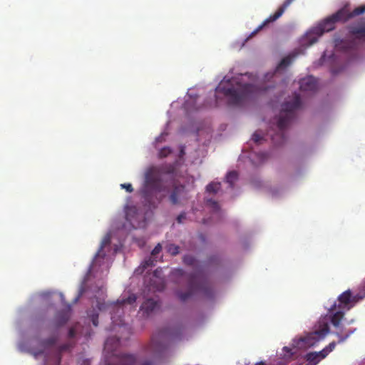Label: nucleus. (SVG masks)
<instances>
[{
	"mask_svg": "<svg viewBox=\"0 0 365 365\" xmlns=\"http://www.w3.org/2000/svg\"><path fill=\"white\" fill-rule=\"evenodd\" d=\"M354 322V319H353L348 322H344V314L342 312L331 313L329 316L322 317L319 319L318 329L308 333L299 339H294L293 340V346L297 349H305L315 346L329 334L330 331L329 323L334 329V335L338 337L337 343H343L356 331V328H346V327Z\"/></svg>",
	"mask_w": 365,
	"mask_h": 365,
	"instance_id": "nucleus-1",
	"label": "nucleus"
},
{
	"mask_svg": "<svg viewBox=\"0 0 365 365\" xmlns=\"http://www.w3.org/2000/svg\"><path fill=\"white\" fill-rule=\"evenodd\" d=\"M175 170V165L170 163L152 166L146 170L141 195L149 204L153 203L151 200L153 192H160L165 190L162 179L163 175H173Z\"/></svg>",
	"mask_w": 365,
	"mask_h": 365,
	"instance_id": "nucleus-2",
	"label": "nucleus"
},
{
	"mask_svg": "<svg viewBox=\"0 0 365 365\" xmlns=\"http://www.w3.org/2000/svg\"><path fill=\"white\" fill-rule=\"evenodd\" d=\"M172 277L180 282L181 279H186L188 290L185 292H178L177 295L180 301L185 302L195 292H201L206 297L211 298L214 295L212 286L207 281L198 282L197 273L187 274L182 269H175L172 272Z\"/></svg>",
	"mask_w": 365,
	"mask_h": 365,
	"instance_id": "nucleus-3",
	"label": "nucleus"
},
{
	"mask_svg": "<svg viewBox=\"0 0 365 365\" xmlns=\"http://www.w3.org/2000/svg\"><path fill=\"white\" fill-rule=\"evenodd\" d=\"M301 98L297 93H294L291 100L282 105L281 113L277 122L278 132L272 135V140L275 145H279L285 141L284 130L294 118L295 111L301 107Z\"/></svg>",
	"mask_w": 365,
	"mask_h": 365,
	"instance_id": "nucleus-4",
	"label": "nucleus"
},
{
	"mask_svg": "<svg viewBox=\"0 0 365 365\" xmlns=\"http://www.w3.org/2000/svg\"><path fill=\"white\" fill-rule=\"evenodd\" d=\"M216 92L228 97L230 105L239 106L246 100L257 96L259 93V89L251 83L238 85L237 87L233 86L226 87L220 83L217 87Z\"/></svg>",
	"mask_w": 365,
	"mask_h": 365,
	"instance_id": "nucleus-5",
	"label": "nucleus"
},
{
	"mask_svg": "<svg viewBox=\"0 0 365 365\" xmlns=\"http://www.w3.org/2000/svg\"><path fill=\"white\" fill-rule=\"evenodd\" d=\"M344 15V12L340 9L332 15L326 18L317 26L306 34L303 39V44L307 46H312L318 41L319 38L324 33L334 30L336 23L346 22Z\"/></svg>",
	"mask_w": 365,
	"mask_h": 365,
	"instance_id": "nucleus-6",
	"label": "nucleus"
},
{
	"mask_svg": "<svg viewBox=\"0 0 365 365\" xmlns=\"http://www.w3.org/2000/svg\"><path fill=\"white\" fill-rule=\"evenodd\" d=\"M120 344V337L111 336L108 337L104 344V351L108 354H110L112 359L110 361L106 359L105 365H133L135 362V357L132 354H115L117 348Z\"/></svg>",
	"mask_w": 365,
	"mask_h": 365,
	"instance_id": "nucleus-7",
	"label": "nucleus"
},
{
	"mask_svg": "<svg viewBox=\"0 0 365 365\" xmlns=\"http://www.w3.org/2000/svg\"><path fill=\"white\" fill-rule=\"evenodd\" d=\"M339 304L336 302L329 308L328 313L324 317H328L331 313L336 312H342L344 316L345 315V311H349L354 307L353 302V294L350 289L346 290L342 292L337 298Z\"/></svg>",
	"mask_w": 365,
	"mask_h": 365,
	"instance_id": "nucleus-8",
	"label": "nucleus"
},
{
	"mask_svg": "<svg viewBox=\"0 0 365 365\" xmlns=\"http://www.w3.org/2000/svg\"><path fill=\"white\" fill-rule=\"evenodd\" d=\"M336 343H329L320 351L309 352L304 356L307 361L306 365H317L322 359H325L336 347Z\"/></svg>",
	"mask_w": 365,
	"mask_h": 365,
	"instance_id": "nucleus-9",
	"label": "nucleus"
},
{
	"mask_svg": "<svg viewBox=\"0 0 365 365\" xmlns=\"http://www.w3.org/2000/svg\"><path fill=\"white\" fill-rule=\"evenodd\" d=\"M294 1V0H285L284 2L278 8L277 11L274 14L270 15L255 31H253L250 34V36H248L247 39L255 36L259 31H261L268 24L271 23V22H273V21H276L277 19H278L284 14L285 10L289 6V5Z\"/></svg>",
	"mask_w": 365,
	"mask_h": 365,
	"instance_id": "nucleus-10",
	"label": "nucleus"
},
{
	"mask_svg": "<svg viewBox=\"0 0 365 365\" xmlns=\"http://www.w3.org/2000/svg\"><path fill=\"white\" fill-rule=\"evenodd\" d=\"M187 190L183 185H175L170 194L169 199L172 205H176L180 204L182 200H187Z\"/></svg>",
	"mask_w": 365,
	"mask_h": 365,
	"instance_id": "nucleus-11",
	"label": "nucleus"
},
{
	"mask_svg": "<svg viewBox=\"0 0 365 365\" xmlns=\"http://www.w3.org/2000/svg\"><path fill=\"white\" fill-rule=\"evenodd\" d=\"M160 306L157 301L153 299H148L145 300L140 308V312L143 317L148 318L154 314Z\"/></svg>",
	"mask_w": 365,
	"mask_h": 365,
	"instance_id": "nucleus-12",
	"label": "nucleus"
},
{
	"mask_svg": "<svg viewBox=\"0 0 365 365\" xmlns=\"http://www.w3.org/2000/svg\"><path fill=\"white\" fill-rule=\"evenodd\" d=\"M110 243V236H106L103 238L101 243V246L99 250H98L91 266V269H94L96 266L101 265V260H103L106 256V254L103 252V248L106 246L109 245Z\"/></svg>",
	"mask_w": 365,
	"mask_h": 365,
	"instance_id": "nucleus-13",
	"label": "nucleus"
},
{
	"mask_svg": "<svg viewBox=\"0 0 365 365\" xmlns=\"http://www.w3.org/2000/svg\"><path fill=\"white\" fill-rule=\"evenodd\" d=\"M299 88L302 91L314 92L317 88V81L313 76H307L300 80Z\"/></svg>",
	"mask_w": 365,
	"mask_h": 365,
	"instance_id": "nucleus-14",
	"label": "nucleus"
},
{
	"mask_svg": "<svg viewBox=\"0 0 365 365\" xmlns=\"http://www.w3.org/2000/svg\"><path fill=\"white\" fill-rule=\"evenodd\" d=\"M341 11L344 12V17L346 21H349L351 18H354L356 16L363 14L365 13V5H361L356 8H355L352 11H350L348 6H344L342 7Z\"/></svg>",
	"mask_w": 365,
	"mask_h": 365,
	"instance_id": "nucleus-15",
	"label": "nucleus"
},
{
	"mask_svg": "<svg viewBox=\"0 0 365 365\" xmlns=\"http://www.w3.org/2000/svg\"><path fill=\"white\" fill-rule=\"evenodd\" d=\"M299 52L294 51L288 56L283 58L278 65V68H285L299 55Z\"/></svg>",
	"mask_w": 365,
	"mask_h": 365,
	"instance_id": "nucleus-16",
	"label": "nucleus"
},
{
	"mask_svg": "<svg viewBox=\"0 0 365 365\" xmlns=\"http://www.w3.org/2000/svg\"><path fill=\"white\" fill-rule=\"evenodd\" d=\"M69 319L68 311H60L55 317V324L57 327H61L66 324Z\"/></svg>",
	"mask_w": 365,
	"mask_h": 365,
	"instance_id": "nucleus-17",
	"label": "nucleus"
},
{
	"mask_svg": "<svg viewBox=\"0 0 365 365\" xmlns=\"http://www.w3.org/2000/svg\"><path fill=\"white\" fill-rule=\"evenodd\" d=\"M349 33L356 38L365 40V26H351Z\"/></svg>",
	"mask_w": 365,
	"mask_h": 365,
	"instance_id": "nucleus-18",
	"label": "nucleus"
},
{
	"mask_svg": "<svg viewBox=\"0 0 365 365\" xmlns=\"http://www.w3.org/2000/svg\"><path fill=\"white\" fill-rule=\"evenodd\" d=\"M237 178V173L236 171H230L226 175V182L230 185V187L232 188Z\"/></svg>",
	"mask_w": 365,
	"mask_h": 365,
	"instance_id": "nucleus-19",
	"label": "nucleus"
},
{
	"mask_svg": "<svg viewBox=\"0 0 365 365\" xmlns=\"http://www.w3.org/2000/svg\"><path fill=\"white\" fill-rule=\"evenodd\" d=\"M221 184L220 182H210L206 186L207 192L210 193H217L220 189Z\"/></svg>",
	"mask_w": 365,
	"mask_h": 365,
	"instance_id": "nucleus-20",
	"label": "nucleus"
},
{
	"mask_svg": "<svg viewBox=\"0 0 365 365\" xmlns=\"http://www.w3.org/2000/svg\"><path fill=\"white\" fill-rule=\"evenodd\" d=\"M165 249L168 253L173 256H175L180 252V247L175 244H168L166 245Z\"/></svg>",
	"mask_w": 365,
	"mask_h": 365,
	"instance_id": "nucleus-21",
	"label": "nucleus"
},
{
	"mask_svg": "<svg viewBox=\"0 0 365 365\" xmlns=\"http://www.w3.org/2000/svg\"><path fill=\"white\" fill-rule=\"evenodd\" d=\"M282 358L283 359L287 362L289 359H291L294 354V351H292V349L291 348H289L287 346H284L282 349Z\"/></svg>",
	"mask_w": 365,
	"mask_h": 365,
	"instance_id": "nucleus-22",
	"label": "nucleus"
},
{
	"mask_svg": "<svg viewBox=\"0 0 365 365\" xmlns=\"http://www.w3.org/2000/svg\"><path fill=\"white\" fill-rule=\"evenodd\" d=\"M58 338L56 336H51L48 339H44L41 341L42 346L44 347H48L54 345L57 341Z\"/></svg>",
	"mask_w": 365,
	"mask_h": 365,
	"instance_id": "nucleus-23",
	"label": "nucleus"
},
{
	"mask_svg": "<svg viewBox=\"0 0 365 365\" xmlns=\"http://www.w3.org/2000/svg\"><path fill=\"white\" fill-rule=\"evenodd\" d=\"M72 346V345L69 343L68 344H63L61 345L60 347H59V351H58V354L57 355V365H59L60 362H61V356H60V354L62 352V351H67V350H69L71 349V347Z\"/></svg>",
	"mask_w": 365,
	"mask_h": 365,
	"instance_id": "nucleus-24",
	"label": "nucleus"
},
{
	"mask_svg": "<svg viewBox=\"0 0 365 365\" xmlns=\"http://www.w3.org/2000/svg\"><path fill=\"white\" fill-rule=\"evenodd\" d=\"M137 298L136 296L133 294L129 295L127 298L123 299L120 302H119L121 305L127 304H133L135 302Z\"/></svg>",
	"mask_w": 365,
	"mask_h": 365,
	"instance_id": "nucleus-25",
	"label": "nucleus"
},
{
	"mask_svg": "<svg viewBox=\"0 0 365 365\" xmlns=\"http://www.w3.org/2000/svg\"><path fill=\"white\" fill-rule=\"evenodd\" d=\"M183 262L187 264V265H189V266H193L195 265V262H196V259L195 258L190 255H185L183 257Z\"/></svg>",
	"mask_w": 365,
	"mask_h": 365,
	"instance_id": "nucleus-26",
	"label": "nucleus"
},
{
	"mask_svg": "<svg viewBox=\"0 0 365 365\" xmlns=\"http://www.w3.org/2000/svg\"><path fill=\"white\" fill-rule=\"evenodd\" d=\"M252 139L257 145H260L264 140H265L264 137L258 131H256L252 135Z\"/></svg>",
	"mask_w": 365,
	"mask_h": 365,
	"instance_id": "nucleus-27",
	"label": "nucleus"
},
{
	"mask_svg": "<svg viewBox=\"0 0 365 365\" xmlns=\"http://www.w3.org/2000/svg\"><path fill=\"white\" fill-rule=\"evenodd\" d=\"M111 319H112L113 323L115 325H118L120 329L126 330L128 332H129V328L125 325V324L123 322L122 319H120V322L118 323H117L115 322V317L112 316Z\"/></svg>",
	"mask_w": 365,
	"mask_h": 365,
	"instance_id": "nucleus-28",
	"label": "nucleus"
},
{
	"mask_svg": "<svg viewBox=\"0 0 365 365\" xmlns=\"http://www.w3.org/2000/svg\"><path fill=\"white\" fill-rule=\"evenodd\" d=\"M171 153V149L168 147L163 148L159 151V157L160 158H165Z\"/></svg>",
	"mask_w": 365,
	"mask_h": 365,
	"instance_id": "nucleus-29",
	"label": "nucleus"
},
{
	"mask_svg": "<svg viewBox=\"0 0 365 365\" xmlns=\"http://www.w3.org/2000/svg\"><path fill=\"white\" fill-rule=\"evenodd\" d=\"M207 204L211 206L215 210H218L220 209L219 205L217 202L214 200L208 199L207 200Z\"/></svg>",
	"mask_w": 365,
	"mask_h": 365,
	"instance_id": "nucleus-30",
	"label": "nucleus"
},
{
	"mask_svg": "<svg viewBox=\"0 0 365 365\" xmlns=\"http://www.w3.org/2000/svg\"><path fill=\"white\" fill-rule=\"evenodd\" d=\"M341 44L342 48H344L345 51H348L349 49L351 48L353 43L348 41H341Z\"/></svg>",
	"mask_w": 365,
	"mask_h": 365,
	"instance_id": "nucleus-31",
	"label": "nucleus"
},
{
	"mask_svg": "<svg viewBox=\"0 0 365 365\" xmlns=\"http://www.w3.org/2000/svg\"><path fill=\"white\" fill-rule=\"evenodd\" d=\"M162 250V245L160 243H158L157 245L154 247V249L151 252V255L153 257L159 254Z\"/></svg>",
	"mask_w": 365,
	"mask_h": 365,
	"instance_id": "nucleus-32",
	"label": "nucleus"
},
{
	"mask_svg": "<svg viewBox=\"0 0 365 365\" xmlns=\"http://www.w3.org/2000/svg\"><path fill=\"white\" fill-rule=\"evenodd\" d=\"M121 188L125 189L128 192L131 193L133 191V186L130 183H123L120 185Z\"/></svg>",
	"mask_w": 365,
	"mask_h": 365,
	"instance_id": "nucleus-33",
	"label": "nucleus"
},
{
	"mask_svg": "<svg viewBox=\"0 0 365 365\" xmlns=\"http://www.w3.org/2000/svg\"><path fill=\"white\" fill-rule=\"evenodd\" d=\"M364 297V294H355V295H353V302H354V306L359 302L361 301V299H363Z\"/></svg>",
	"mask_w": 365,
	"mask_h": 365,
	"instance_id": "nucleus-34",
	"label": "nucleus"
},
{
	"mask_svg": "<svg viewBox=\"0 0 365 365\" xmlns=\"http://www.w3.org/2000/svg\"><path fill=\"white\" fill-rule=\"evenodd\" d=\"M154 265V260L152 257H150L148 259H146L144 262L143 268H146L148 267H152Z\"/></svg>",
	"mask_w": 365,
	"mask_h": 365,
	"instance_id": "nucleus-35",
	"label": "nucleus"
},
{
	"mask_svg": "<svg viewBox=\"0 0 365 365\" xmlns=\"http://www.w3.org/2000/svg\"><path fill=\"white\" fill-rule=\"evenodd\" d=\"M91 322L93 326L97 327L98 325V314H93L91 317Z\"/></svg>",
	"mask_w": 365,
	"mask_h": 365,
	"instance_id": "nucleus-36",
	"label": "nucleus"
},
{
	"mask_svg": "<svg viewBox=\"0 0 365 365\" xmlns=\"http://www.w3.org/2000/svg\"><path fill=\"white\" fill-rule=\"evenodd\" d=\"M76 334V327H71L68 331L69 338H73Z\"/></svg>",
	"mask_w": 365,
	"mask_h": 365,
	"instance_id": "nucleus-37",
	"label": "nucleus"
},
{
	"mask_svg": "<svg viewBox=\"0 0 365 365\" xmlns=\"http://www.w3.org/2000/svg\"><path fill=\"white\" fill-rule=\"evenodd\" d=\"M185 217H186V214L185 212L180 213L177 217V222L178 223H182L183 222V220L185 219Z\"/></svg>",
	"mask_w": 365,
	"mask_h": 365,
	"instance_id": "nucleus-38",
	"label": "nucleus"
},
{
	"mask_svg": "<svg viewBox=\"0 0 365 365\" xmlns=\"http://www.w3.org/2000/svg\"><path fill=\"white\" fill-rule=\"evenodd\" d=\"M106 304L105 303H101V302H98V308L99 310H104L106 309Z\"/></svg>",
	"mask_w": 365,
	"mask_h": 365,
	"instance_id": "nucleus-39",
	"label": "nucleus"
},
{
	"mask_svg": "<svg viewBox=\"0 0 365 365\" xmlns=\"http://www.w3.org/2000/svg\"><path fill=\"white\" fill-rule=\"evenodd\" d=\"M141 365H154V364L152 361L145 360L141 364Z\"/></svg>",
	"mask_w": 365,
	"mask_h": 365,
	"instance_id": "nucleus-40",
	"label": "nucleus"
},
{
	"mask_svg": "<svg viewBox=\"0 0 365 365\" xmlns=\"http://www.w3.org/2000/svg\"><path fill=\"white\" fill-rule=\"evenodd\" d=\"M145 242L144 240H138V244L139 246L143 247L145 245Z\"/></svg>",
	"mask_w": 365,
	"mask_h": 365,
	"instance_id": "nucleus-41",
	"label": "nucleus"
},
{
	"mask_svg": "<svg viewBox=\"0 0 365 365\" xmlns=\"http://www.w3.org/2000/svg\"><path fill=\"white\" fill-rule=\"evenodd\" d=\"M82 365H90V361L88 359H86L83 361Z\"/></svg>",
	"mask_w": 365,
	"mask_h": 365,
	"instance_id": "nucleus-42",
	"label": "nucleus"
},
{
	"mask_svg": "<svg viewBox=\"0 0 365 365\" xmlns=\"http://www.w3.org/2000/svg\"><path fill=\"white\" fill-rule=\"evenodd\" d=\"M129 215H130L129 212H127L126 218H127L128 220L131 221L132 220L129 217Z\"/></svg>",
	"mask_w": 365,
	"mask_h": 365,
	"instance_id": "nucleus-43",
	"label": "nucleus"
},
{
	"mask_svg": "<svg viewBox=\"0 0 365 365\" xmlns=\"http://www.w3.org/2000/svg\"><path fill=\"white\" fill-rule=\"evenodd\" d=\"M260 156L262 159L265 158H266V154L265 153H260Z\"/></svg>",
	"mask_w": 365,
	"mask_h": 365,
	"instance_id": "nucleus-44",
	"label": "nucleus"
},
{
	"mask_svg": "<svg viewBox=\"0 0 365 365\" xmlns=\"http://www.w3.org/2000/svg\"><path fill=\"white\" fill-rule=\"evenodd\" d=\"M255 365H265L263 362H259L256 364Z\"/></svg>",
	"mask_w": 365,
	"mask_h": 365,
	"instance_id": "nucleus-45",
	"label": "nucleus"
},
{
	"mask_svg": "<svg viewBox=\"0 0 365 365\" xmlns=\"http://www.w3.org/2000/svg\"><path fill=\"white\" fill-rule=\"evenodd\" d=\"M41 353H42V351L36 352V353H35V356H37V355H38V354H41Z\"/></svg>",
	"mask_w": 365,
	"mask_h": 365,
	"instance_id": "nucleus-46",
	"label": "nucleus"
}]
</instances>
